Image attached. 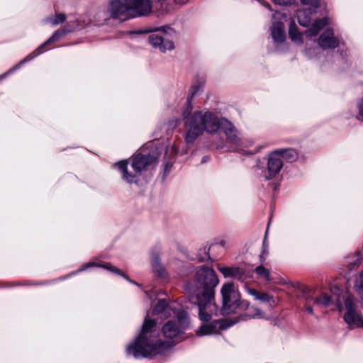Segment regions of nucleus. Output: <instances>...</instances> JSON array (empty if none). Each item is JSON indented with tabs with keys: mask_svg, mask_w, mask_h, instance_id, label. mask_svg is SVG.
<instances>
[{
	"mask_svg": "<svg viewBox=\"0 0 363 363\" xmlns=\"http://www.w3.org/2000/svg\"><path fill=\"white\" fill-rule=\"evenodd\" d=\"M203 86V83L194 84L189 89L185 106L182 109L184 125V138L187 145H192L204 131L210 133L222 130L226 136V143L233 151H240L242 141L233 125L223 118H219L209 111H193L192 99Z\"/></svg>",
	"mask_w": 363,
	"mask_h": 363,
	"instance_id": "f257e3e1",
	"label": "nucleus"
},
{
	"mask_svg": "<svg viewBox=\"0 0 363 363\" xmlns=\"http://www.w3.org/2000/svg\"><path fill=\"white\" fill-rule=\"evenodd\" d=\"M219 279L211 267L202 265L196 268L194 278L185 284L184 290L190 301L197 305L199 317L207 323L212 315L218 314L215 303V291Z\"/></svg>",
	"mask_w": 363,
	"mask_h": 363,
	"instance_id": "f03ea898",
	"label": "nucleus"
},
{
	"mask_svg": "<svg viewBox=\"0 0 363 363\" xmlns=\"http://www.w3.org/2000/svg\"><path fill=\"white\" fill-rule=\"evenodd\" d=\"M156 325L154 320L145 318L140 333L126 347L128 355H132L135 359H152L174 345L172 341H162L156 335Z\"/></svg>",
	"mask_w": 363,
	"mask_h": 363,
	"instance_id": "7ed1b4c3",
	"label": "nucleus"
},
{
	"mask_svg": "<svg viewBox=\"0 0 363 363\" xmlns=\"http://www.w3.org/2000/svg\"><path fill=\"white\" fill-rule=\"evenodd\" d=\"M160 154L158 149L152 144H150L142 152L137 154L133 157L131 162V167L135 173L132 174L128 171V162L122 160L114 165L118 167L122 179L129 183H137V175L143 170L147 169L150 166L154 164L158 160Z\"/></svg>",
	"mask_w": 363,
	"mask_h": 363,
	"instance_id": "20e7f679",
	"label": "nucleus"
},
{
	"mask_svg": "<svg viewBox=\"0 0 363 363\" xmlns=\"http://www.w3.org/2000/svg\"><path fill=\"white\" fill-rule=\"evenodd\" d=\"M151 0H110L108 11L112 18L124 19L147 16L152 12Z\"/></svg>",
	"mask_w": 363,
	"mask_h": 363,
	"instance_id": "39448f33",
	"label": "nucleus"
},
{
	"mask_svg": "<svg viewBox=\"0 0 363 363\" xmlns=\"http://www.w3.org/2000/svg\"><path fill=\"white\" fill-rule=\"evenodd\" d=\"M318 2L317 7L311 4H303L308 7L298 9L296 11V18L300 26L303 27L311 26L307 31L310 36H316L322 28L330 23V20L327 17L316 19L311 23L313 16L316 14L317 9L320 6V0H318Z\"/></svg>",
	"mask_w": 363,
	"mask_h": 363,
	"instance_id": "423d86ee",
	"label": "nucleus"
},
{
	"mask_svg": "<svg viewBox=\"0 0 363 363\" xmlns=\"http://www.w3.org/2000/svg\"><path fill=\"white\" fill-rule=\"evenodd\" d=\"M220 293L223 299V306L220 310L223 315H228L235 313L236 309L241 306L240 296L235 284L233 282H227L223 284Z\"/></svg>",
	"mask_w": 363,
	"mask_h": 363,
	"instance_id": "0eeeda50",
	"label": "nucleus"
},
{
	"mask_svg": "<svg viewBox=\"0 0 363 363\" xmlns=\"http://www.w3.org/2000/svg\"><path fill=\"white\" fill-rule=\"evenodd\" d=\"M176 319L168 320L162 328L164 337L172 340L184 333L189 324L188 313L184 310L174 311Z\"/></svg>",
	"mask_w": 363,
	"mask_h": 363,
	"instance_id": "6e6552de",
	"label": "nucleus"
},
{
	"mask_svg": "<svg viewBox=\"0 0 363 363\" xmlns=\"http://www.w3.org/2000/svg\"><path fill=\"white\" fill-rule=\"evenodd\" d=\"M161 31L160 33L152 34L149 36L150 44L155 48L158 49L162 52L167 50H171L174 48V43L169 37L174 30L169 27H163L162 28H156L151 30H140L137 33H148L150 32Z\"/></svg>",
	"mask_w": 363,
	"mask_h": 363,
	"instance_id": "1a4fd4ad",
	"label": "nucleus"
},
{
	"mask_svg": "<svg viewBox=\"0 0 363 363\" xmlns=\"http://www.w3.org/2000/svg\"><path fill=\"white\" fill-rule=\"evenodd\" d=\"M344 303L346 309L344 320L346 323L351 328L363 327V317L357 311L354 299L348 295L344 298Z\"/></svg>",
	"mask_w": 363,
	"mask_h": 363,
	"instance_id": "9d476101",
	"label": "nucleus"
},
{
	"mask_svg": "<svg viewBox=\"0 0 363 363\" xmlns=\"http://www.w3.org/2000/svg\"><path fill=\"white\" fill-rule=\"evenodd\" d=\"M57 41V30L52 33V36L49 38L46 41L38 46L33 52L28 55L23 60H21L16 65L9 69L7 72L0 75V81L5 79L10 74L13 73L18 69H19L25 63L33 60L38 55H41L46 50L48 45Z\"/></svg>",
	"mask_w": 363,
	"mask_h": 363,
	"instance_id": "9b49d317",
	"label": "nucleus"
},
{
	"mask_svg": "<svg viewBox=\"0 0 363 363\" xmlns=\"http://www.w3.org/2000/svg\"><path fill=\"white\" fill-rule=\"evenodd\" d=\"M94 267H101V268L106 269L112 273H114V274H116L118 275L123 277L124 279H125L129 282H130L133 284H135L137 286H139V284L138 283H136L134 281H131L125 274H124L123 272H121L118 268H117L114 266H112L110 263L103 264L101 262H96V261H91V262H87L86 264L82 265L77 271L71 273L70 274L67 275V277H69L70 276L76 274L78 272H83L89 268Z\"/></svg>",
	"mask_w": 363,
	"mask_h": 363,
	"instance_id": "f8f14e48",
	"label": "nucleus"
},
{
	"mask_svg": "<svg viewBox=\"0 0 363 363\" xmlns=\"http://www.w3.org/2000/svg\"><path fill=\"white\" fill-rule=\"evenodd\" d=\"M283 167V161L279 157L277 151L272 152L269 154L267 162V172L264 174L267 180L273 179L280 172Z\"/></svg>",
	"mask_w": 363,
	"mask_h": 363,
	"instance_id": "ddd939ff",
	"label": "nucleus"
},
{
	"mask_svg": "<svg viewBox=\"0 0 363 363\" xmlns=\"http://www.w3.org/2000/svg\"><path fill=\"white\" fill-rule=\"evenodd\" d=\"M233 323L226 324L223 320H213L209 324L203 323L196 332L199 337L210 335L218 333V330H223Z\"/></svg>",
	"mask_w": 363,
	"mask_h": 363,
	"instance_id": "4468645a",
	"label": "nucleus"
},
{
	"mask_svg": "<svg viewBox=\"0 0 363 363\" xmlns=\"http://www.w3.org/2000/svg\"><path fill=\"white\" fill-rule=\"evenodd\" d=\"M318 43L319 46L323 50L335 49L339 45V40L335 37L334 31L332 28H326L320 35Z\"/></svg>",
	"mask_w": 363,
	"mask_h": 363,
	"instance_id": "2eb2a0df",
	"label": "nucleus"
},
{
	"mask_svg": "<svg viewBox=\"0 0 363 363\" xmlns=\"http://www.w3.org/2000/svg\"><path fill=\"white\" fill-rule=\"evenodd\" d=\"M217 269L225 278H232L244 282L247 277L245 270L239 267H223L218 265Z\"/></svg>",
	"mask_w": 363,
	"mask_h": 363,
	"instance_id": "dca6fc26",
	"label": "nucleus"
},
{
	"mask_svg": "<svg viewBox=\"0 0 363 363\" xmlns=\"http://www.w3.org/2000/svg\"><path fill=\"white\" fill-rule=\"evenodd\" d=\"M241 307L247 310V312L240 317L242 320H246L248 318L269 319L259 308L254 306L250 307L249 303L246 301H241Z\"/></svg>",
	"mask_w": 363,
	"mask_h": 363,
	"instance_id": "f3484780",
	"label": "nucleus"
},
{
	"mask_svg": "<svg viewBox=\"0 0 363 363\" xmlns=\"http://www.w3.org/2000/svg\"><path fill=\"white\" fill-rule=\"evenodd\" d=\"M271 35L274 43L278 45L286 40L284 23L278 21H273L271 27Z\"/></svg>",
	"mask_w": 363,
	"mask_h": 363,
	"instance_id": "a211bd4d",
	"label": "nucleus"
},
{
	"mask_svg": "<svg viewBox=\"0 0 363 363\" xmlns=\"http://www.w3.org/2000/svg\"><path fill=\"white\" fill-rule=\"evenodd\" d=\"M150 262L152 270L156 277L161 279H164L167 277V272L165 268L160 263L158 253L152 252L150 256Z\"/></svg>",
	"mask_w": 363,
	"mask_h": 363,
	"instance_id": "6ab92c4d",
	"label": "nucleus"
},
{
	"mask_svg": "<svg viewBox=\"0 0 363 363\" xmlns=\"http://www.w3.org/2000/svg\"><path fill=\"white\" fill-rule=\"evenodd\" d=\"M248 293L255 297V299L259 300L262 303H269V306L274 304V300L272 296L267 293H260L254 289H248Z\"/></svg>",
	"mask_w": 363,
	"mask_h": 363,
	"instance_id": "aec40b11",
	"label": "nucleus"
},
{
	"mask_svg": "<svg viewBox=\"0 0 363 363\" xmlns=\"http://www.w3.org/2000/svg\"><path fill=\"white\" fill-rule=\"evenodd\" d=\"M276 151L281 160L284 159L288 162H292L297 158V152L294 149H280Z\"/></svg>",
	"mask_w": 363,
	"mask_h": 363,
	"instance_id": "412c9836",
	"label": "nucleus"
},
{
	"mask_svg": "<svg viewBox=\"0 0 363 363\" xmlns=\"http://www.w3.org/2000/svg\"><path fill=\"white\" fill-rule=\"evenodd\" d=\"M312 303L316 307H328L331 303V297L328 294L323 293L318 297L312 298Z\"/></svg>",
	"mask_w": 363,
	"mask_h": 363,
	"instance_id": "4be33fe9",
	"label": "nucleus"
},
{
	"mask_svg": "<svg viewBox=\"0 0 363 363\" xmlns=\"http://www.w3.org/2000/svg\"><path fill=\"white\" fill-rule=\"evenodd\" d=\"M274 4L280 6H289L294 4L296 0H272ZM302 4H311L315 7L318 6V0H300Z\"/></svg>",
	"mask_w": 363,
	"mask_h": 363,
	"instance_id": "5701e85b",
	"label": "nucleus"
},
{
	"mask_svg": "<svg viewBox=\"0 0 363 363\" xmlns=\"http://www.w3.org/2000/svg\"><path fill=\"white\" fill-rule=\"evenodd\" d=\"M170 309L167 300L160 299L153 308L152 313L153 315H159L163 313H169Z\"/></svg>",
	"mask_w": 363,
	"mask_h": 363,
	"instance_id": "b1692460",
	"label": "nucleus"
},
{
	"mask_svg": "<svg viewBox=\"0 0 363 363\" xmlns=\"http://www.w3.org/2000/svg\"><path fill=\"white\" fill-rule=\"evenodd\" d=\"M66 19L67 16L65 13H56L55 16H49L45 18L44 22L45 23H50L52 26H57L64 23Z\"/></svg>",
	"mask_w": 363,
	"mask_h": 363,
	"instance_id": "393cba45",
	"label": "nucleus"
},
{
	"mask_svg": "<svg viewBox=\"0 0 363 363\" xmlns=\"http://www.w3.org/2000/svg\"><path fill=\"white\" fill-rule=\"evenodd\" d=\"M289 35L291 40L296 43H302V35L297 30V28L294 23H291L289 29Z\"/></svg>",
	"mask_w": 363,
	"mask_h": 363,
	"instance_id": "a878e982",
	"label": "nucleus"
},
{
	"mask_svg": "<svg viewBox=\"0 0 363 363\" xmlns=\"http://www.w3.org/2000/svg\"><path fill=\"white\" fill-rule=\"evenodd\" d=\"M255 272L257 274V275L259 277L264 279L265 281H271L270 272H269V269H267L262 265H259V266L257 267L255 269Z\"/></svg>",
	"mask_w": 363,
	"mask_h": 363,
	"instance_id": "bb28decb",
	"label": "nucleus"
},
{
	"mask_svg": "<svg viewBox=\"0 0 363 363\" xmlns=\"http://www.w3.org/2000/svg\"><path fill=\"white\" fill-rule=\"evenodd\" d=\"M209 250L210 247H208L206 246L199 250L197 254V259L199 262H203L210 259L211 257L209 255Z\"/></svg>",
	"mask_w": 363,
	"mask_h": 363,
	"instance_id": "cd10ccee",
	"label": "nucleus"
},
{
	"mask_svg": "<svg viewBox=\"0 0 363 363\" xmlns=\"http://www.w3.org/2000/svg\"><path fill=\"white\" fill-rule=\"evenodd\" d=\"M267 233H268V228H267L266 232H265V235H264V238L263 243H262V250L259 255V259H260L261 262H264L266 256L268 254L269 245H268V242L267 240Z\"/></svg>",
	"mask_w": 363,
	"mask_h": 363,
	"instance_id": "c85d7f7f",
	"label": "nucleus"
},
{
	"mask_svg": "<svg viewBox=\"0 0 363 363\" xmlns=\"http://www.w3.org/2000/svg\"><path fill=\"white\" fill-rule=\"evenodd\" d=\"M363 264V253L358 252L355 255V259L349 264L350 271H352L354 267H359Z\"/></svg>",
	"mask_w": 363,
	"mask_h": 363,
	"instance_id": "c756f323",
	"label": "nucleus"
},
{
	"mask_svg": "<svg viewBox=\"0 0 363 363\" xmlns=\"http://www.w3.org/2000/svg\"><path fill=\"white\" fill-rule=\"evenodd\" d=\"M354 287L358 293L363 292V270L356 277Z\"/></svg>",
	"mask_w": 363,
	"mask_h": 363,
	"instance_id": "7c9ffc66",
	"label": "nucleus"
},
{
	"mask_svg": "<svg viewBox=\"0 0 363 363\" xmlns=\"http://www.w3.org/2000/svg\"><path fill=\"white\" fill-rule=\"evenodd\" d=\"M305 299H306V303L304 306L305 310L309 313V314H313V307L314 306L313 304L311 305L312 301L311 297L306 294L305 295Z\"/></svg>",
	"mask_w": 363,
	"mask_h": 363,
	"instance_id": "2f4dec72",
	"label": "nucleus"
},
{
	"mask_svg": "<svg viewBox=\"0 0 363 363\" xmlns=\"http://www.w3.org/2000/svg\"><path fill=\"white\" fill-rule=\"evenodd\" d=\"M172 167V162L164 161V170H163V175H162V179H164L169 174V173L171 171Z\"/></svg>",
	"mask_w": 363,
	"mask_h": 363,
	"instance_id": "473e14b6",
	"label": "nucleus"
},
{
	"mask_svg": "<svg viewBox=\"0 0 363 363\" xmlns=\"http://www.w3.org/2000/svg\"><path fill=\"white\" fill-rule=\"evenodd\" d=\"M179 124V119H173L169 122V125L171 126L172 128H175L177 127Z\"/></svg>",
	"mask_w": 363,
	"mask_h": 363,
	"instance_id": "72a5a7b5",
	"label": "nucleus"
},
{
	"mask_svg": "<svg viewBox=\"0 0 363 363\" xmlns=\"http://www.w3.org/2000/svg\"><path fill=\"white\" fill-rule=\"evenodd\" d=\"M359 115L363 117V98L358 104Z\"/></svg>",
	"mask_w": 363,
	"mask_h": 363,
	"instance_id": "f704fd0d",
	"label": "nucleus"
},
{
	"mask_svg": "<svg viewBox=\"0 0 363 363\" xmlns=\"http://www.w3.org/2000/svg\"><path fill=\"white\" fill-rule=\"evenodd\" d=\"M280 17H284V15L281 13H279V12H276L272 16L273 19L279 18Z\"/></svg>",
	"mask_w": 363,
	"mask_h": 363,
	"instance_id": "c9c22d12",
	"label": "nucleus"
},
{
	"mask_svg": "<svg viewBox=\"0 0 363 363\" xmlns=\"http://www.w3.org/2000/svg\"><path fill=\"white\" fill-rule=\"evenodd\" d=\"M189 0H174L176 4L183 5L186 4Z\"/></svg>",
	"mask_w": 363,
	"mask_h": 363,
	"instance_id": "e433bc0d",
	"label": "nucleus"
},
{
	"mask_svg": "<svg viewBox=\"0 0 363 363\" xmlns=\"http://www.w3.org/2000/svg\"><path fill=\"white\" fill-rule=\"evenodd\" d=\"M210 160L209 157L208 156H204L202 160H201V163L203 164V163H206L207 162L208 160Z\"/></svg>",
	"mask_w": 363,
	"mask_h": 363,
	"instance_id": "4c0bfd02",
	"label": "nucleus"
},
{
	"mask_svg": "<svg viewBox=\"0 0 363 363\" xmlns=\"http://www.w3.org/2000/svg\"><path fill=\"white\" fill-rule=\"evenodd\" d=\"M265 6L268 9H270V5L269 4H267Z\"/></svg>",
	"mask_w": 363,
	"mask_h": 363,
	"instance_id": "58836bf2",
	"label": "nucleus"
},
{
	"mask_svg": "<svg viewBox=\"0 0 363 363\" xmlns=\"http://www.w3.org/2000/svg\"><path fill=\"white\" fill-rule=\"evenodd\" d=\"M172 152H175V148L174 147H172Z\"/></svg>",
	"mask_w": 363,
	"mask_h": 363,
	"instance_id": "ea45409f",
	"label": "nucleus"
}]
</instances>
